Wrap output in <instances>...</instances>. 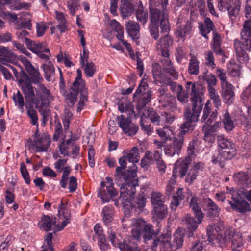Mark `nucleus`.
Here are the masks:
<instances>
[{
	"label": "nucleus",
	"mask_w": 251,
	"mask_h": 251,
	"mask_svg": "<svg viewBox=\"0 0 251 251\" xmlns=\"http://www.w3.org/2000/svg\"><path fill=\"white\" fill-rule=\"evenodd\" d=\"M149 116L151 122L154 125H163L164 124V116L163 115L160 117L155 112L153 111L150 113Z\"/></svg>",
	"instance_id": "nucleus-59"
},
{
	"label": "nucleus",
	"mask_w": 251,
	"mask_h": 251,
	"mask_svg": "<svg viewBox=\"0 0 251 251\" xmlns=\"http://www.w3.org/2000/svg\"><path fill=\"white\" fill-rule=\"evenodd\" d=\"M26 45L29 50L36 54L41 50H44L46 53L50 52L49 49L43 43H36L29 39H26Z\"/></svg>",
	"instance_id": "nucleus-32"
},
{
	"label": "nucleus",
	"mask_w": 251,
	"mask_h": 251,
	"mask_svg": "<svg viewBox=\"0 0 251 251\" xmlns=\"http://www.w3.org/2000/svg\"><path fill=\"white\" fill-rule=\"evenodd\" d=\"M157 0H150L149 9L151 13V24L149 26V30L151 36L155 40H157L159 35L158 25V13L156 8Z\"/></svg>",
	"instance_id": "nucleus-16"
},
{
	"label": "nucleus",
	"mask_w": 251,
	"mask_h": 251,
	"mask_svg": "<svg viewBox=\"0 0 251 251\" xmlns=\"http://www.w3.org/2000/svg\"><path fill=\"white\" fill-rule=\"evenodd\" d=\"M222 122L224 128L226 131L232 130L236 126L234 119L231 117L228 111H226L223 115Z\"/></svg>",
	"instance_id": "nucleus-35"
},
{
	"label": "nucleus",
	"mask_w": 251,
	"mask_h": 251,
	"mask_svg": "<svg viewBox=\"0 0 251 251\" xmlns=\"http://www.w3.org/2000/svg\"><path fill=\"white\" fill-rule=\"evenodd\" d=\"M158 135L163 139L167 140L174 134V129L169 126H164L162 128L156 129Z\"/></svg>",
	"instance_id": "nucleus-44"
},
{
	"label": "nucleus",
	"mask_w": 251,
	"mask_h": 251,
	"mask_svg": "<svg viewBox=\"0 0 251 251\" xmlns=\"http://www.w3.org/2000/svg\"><path fill=\"white\" fill-rule=\"evenodd\" d=\"M118 109L121 113L129 112V114H130V112H134L133 106L130 102H119L118 103Z\"/></svg>",
	"instance_id": "nucleus-58"
},
{
	"label": "nucleus",
	"mask_w": 251,
	"mask_h": 251,
	"mask_svg": "<svg viewBox=\"0 0 251 251\" xmlns=\"http://www.w3.org/2000/svg\"><path fill=\"white\" fill-rule=\"evenodd\" d=\"M191 87V101L192 105L197 103V101H200L201 104L204 105V102L201 97V93L197 88L196 84L190 81L187 82L186 83V88L187 89Z\"/></svg>",
	"instance_id": "nucleus-33"
},
{
	"label": "nucleus",
	"mask_w": 251,
	"mask_h": 251,
	"mask_svg": "<svg viewBox=\"0 0 251 251\" xmlns=\"http://www.w3.org/2000/svg\"><path fill=\"white\" fill-rule=\"evenodd\" d=\"M183 144V136L178 135L177 137L173 139L171 144L165 147L164 151L165 154L171 156H174L176 153L178 154L180 152Z\"/></svg>",
	"instance_id": "nucleus-22"
},
{
	"label": "nucleus",
	"mask_w": 251,
	"mask_h": 251,
	"mask_svg": "<svg viewBox=\"0 0 251 251\" xmlns=\"http://www.w3.org/2000/svg\"><path fill=\"white\" fill-rule=\"evenodd\" d=\"M220 123L218 122L214 124H204L202 126L204 133V140L208 143H213L215 141L216 132L220 128Z\"/></svg>",
	"instance_id": "nucleus-21"
},
{
	"label": "nucleus",
	"mask_w": 251,
	"mask_h": 251,
	"mask_svg": "<svg viewBox=\"0 0 251 251\" xmlns=\"http://www.w3.org/2000/svg\"><path fill=\"white\" fill-rule=\"evenodd\" d=\"M158 85H161L158 89L161 106L167 110L174 111L176 109V101L175 98L171 96L169 93H166L167 89L164 87L165 85L159 84Z\"/></svg>",
	"instance_id": "nucleus-17"
},
{
	"label": "nucleus",
	"mask_w": 251,
	"mask_h": 251,
	"mask_svg": "<svg viewBox=\"0 0 251 251\" xmlns=\"http://www.w3.org/2000/svg\"><path fill=\"white\" fill-rule=\"evenodd\" d=\"M135 185L133 184L125 183L120 187V198L126 202H131L134 199Z\"/></svg>",
	"instance_id": "nucleus-23"
},
{
	"label": "nucleus",
	"mask_w": 251,
	"mask_h": 251,
	"mask_svg": "<svg viewBox=\"0 0 251 251\" xmlns=\"http://www.w3.org/2000/svg\"><path fill=\"white\" fill-rule=\"evenodd\" d=\"M117 119L119 126L125 134H127L129 136L134 135L136 134L138 129V126L133 124L130 119L126 118L123 115L118 116Z\"/></svg>",
	"instance_id": "nucleus-20"
},
{
	"label": "nucleus",
	"mask_w": 251,
	"mask_h": 251,
	"mask_svg": "<svg viewBox=\"0 0 251 251\" xmlns=\"http://www.w3.org/2000/svg\"><path fill=\"white\" fill-rule=\"evenodd\" d=\"M127 158L129 162L133 163L138 162L140 158L138 148L134 147L130 150L127 154Z\"/></svg>",
	"instance_id": "nucleus-50"
},
{
	"label": "nucleus",
	"mask_w": 251,
	"mask_h": 251,
	"mask_svg": "<svg viewBox=\"0 0 251 251\" xmlns=\"http://www.w3.org/2000/svg\"><path fill=\"white\" fill-rule=\"evenodd\" d=\"M152 217L156 220L164 219L167 214V208L165 204L153 206Z\"/></svg>",
	"instance_id": "nucleus-39"
},
{
	"label": "nucleus",
	"mask_w": 251,
	"mask_h": 251,
	"mask_svg": "<svg viewBox=\"0 0 251 251\" xmlns=\"http://www.w3.org/2000/svg\"><path fill=\"white\" fill-rule=\"evenodd\" d=\"M125 168L118 166L116 168V176H119L124 179L126 181L134 178L136 176L137 167L133 165L132 170H124Z\"/></svg>",
	"instance_id": "nucleus-28"
},
{
	"label": "nucleus",
	"mask_w": 251,
	"mask_h": 251,
	"mask_svg": "<svg viewBox=\"0 0 251 251\" xmlns=\"http://www.w3.org/2000/svg\"><path fill=\"white\" fill-rule=\"evenodd\" d=\"M67 7L69 9L70 13L72 15H74L75 12L80 7L79 0H68Z\"/></svg>",
	"instance_id": "nucleus-56"
},
{
	"label": "nucleus",
	"mask_w": 251,
	"mask_h": 251,
	"mask_svg": "<svg viewBox=\"0 0 251 251\" xmlns=\"http://www.w3.org/2000/svg\"><path fill=\"white\" fill-rule=\"evenodd\" d=\"M111 26L114 30L117 33L116 38L123 43V45L126 47L127 50L130 51L131 50L130 45L126 41L124 40V28L115 19H112L110 21Z\"/></svg>",
	"instance_id": "nucleus-27"
},
{
	"label": "nucleus",
	"mask_w": 251,
	"mask_h": 251,
	"mask_svg": "<svg viewBox=\"0 0 251 251\" xmlns=\"http://www.w3.org/2000/svg\"><path fill=\"white\" fill-rule=\"evenodd\" d=\"M211 109L204 108L201 121L206 124H211L212 121L215 120L217 117V110H215L211 113Z\"/></svg>",
	"instance_id": "nucleus-38"
},
{
	"label": "nucleus",
	"mask_w": 251,
	"mask_h": 251,
	"mask_svg": "<svg viewBox=\"0 0 251 251\" xmlns=\"http://www.w3.org/2000/svg\"><path fill=\"white\" fill-rule=\"evenodd\" d=\"M94 234L93 237V240L96 241L101 238L105 237L103 233V230L102 226L100 224H96L94 227Z\"/></svg>",
	"instance_id": "nucleus-53"
},
{
	"label": "nucleus",
	"mask_w": 251,
	"mask_h": 251,
	"mask_svg": "<svg viewBox=\"0 0 251 251\" xmlns=\"http://www.w3.org/2000/svg\"><path fill=\"white\" fill-rule=\"evenodd\" d=\"M156 8L158 13V22H160V28L162 33H168L170 30L168 18L169 10L167 7L169 4L168 0H157Z\"/></svg>",
	"instance_id": "nucleus-13"
},
{
	"label": "nucleus",
	"mask_w": 251,
	"mask_h": 251,
	"mask_svg": "<svg viewBox=\"0 0 251 251\" xmlns=\"http://www.w3.org/2000/svg\"><path fill=\"white\" fill-rule=\"evenodd\" d=\"M50 144V136L47 134H42L39 133L38 129L33 137V140L27 141V146L29 149H36L38 152L45 151L47 150Z\"/></svg>",
	"instance_id": "nucleus-14"
},
{
	"label": "nucleus",
	"mask_w": 251,
	"mask_h": 251,
	"mask_svg": "<svg viewBox=\"0 0 251 251\" xmlns=\"http://www.w3.org/2000/svg\"><path fill=\"white\" fill-rule=\"evenodd\" d=\"M22 89L25 95L26 101H30L37 109L49 106L50 102L53 100L50 90L43 84H39L35 89V93L30 82H25L22 84Z\"/></svg>",
	"instance_id": "nucleus-1"
},
{
	"label": "nucleus",
	"mask_w": 251,
	"mask_h": 251,
	"mask_svg": "<svg viewBox=\"0 0 251 251\" xmlns=\"http://www.w3.org/2000/svg\"><path fill=\"white\" fill-rule=\"evenodd\" d=\"M192 31L191 23L190 22L187 21L182 25H180L178 22L177 23V28L175 31V35L177 38L184 41L186 37L190 36Z\"/></svg>",
	"instance_id": "nucleus-26"
},
{
	"label": "nucleus",
	"mask_w": 251,
	"mask_h": 251,
	"mask_svg": "<svg viewBox=\"0 0 251 251\" xmlns=\"http://www.w3.org/2000/svg\"><path fill=\"white\" fill-rule=\"evenodd\" d=\"M184 242V234L182 231L178 229L173 235L171 241V234L170 232L162 234L158 239L154 240L153 247L159 245L163 251H176L182 248Z\"/></svg>",
	"instance_id": "nucleus-6"
},
{
	"label": "nucleus",
	"mask_w": 251,
	"mask_h": 251,
	"mask_svg": "<svg viewBox=\"0 0 251 251\" xmlns=\"http://www.w3.org/2000/svg\"><path fill=\"white\" fill-rule=\"evenodd\" d=\"M217 140L219 154L217 157H212V162L214 164H218L221 167H223L224 162L232 159L235 155V146L234 143L222 135L218 136Z\"/></svg>",
	"instance_id": "nucleus-7"
},
{
	"label": "nucleus",
	"mask_w": 251,
	"mask_h": 251,
	"mask_svg": "<svg viewBox=\"0 0 251 251\" xmlns=\"http://www.w3.org/2000/svg\"><path fill=\"white\" fill-rule=\"evenodd\" d=\"M18 59L25 66L29 75L31 82L34 84H41L40 82L43 80V78L38 70L34 68L30 62L25 56L20 55Z\"/></svg>",
	"instance_id": "nucleus-19"
},
{
	"label": "nucleus",
	"mask_w": 251,
	"mask_h": 251,
	"mask_svg": "<svg viewBox=\"0 0 251 251\" xmlns=\"http://www.w3.org/2000/svg\"><path fill=\"white\" fill-rule=\"evenodd\" d=\"M137 20L140 22L143 25H145L148 19V14L146 10H144L143 6H139L136 12Z\"/></svg>",
	"instance_id": "nucleus-47"
},
{
	"label": "nucleus",
	"mask_w": 251,
	"mask_h": 251,
	"mask_svg": "<svg viewBox=\"0 0 251 251\" xmlns=\"http://www.w3.org/2000/svg\"><path fill=\"white\" fill-rule=\"evenodd\" d=\"M44 72L45 78L48 81H51L54 78L55 68L50 61L46 62L42 65Z\"/></svg>",
	"instance_id": "nucleus-37"
},
{
	"label": "nucleus",
	"mask_w": 251,
	"mask_h": 251,
	"mask_svg": "<svg viewBox=\"0 0 251 251\" xmlns=\"http://www.w3.org/2000/svg\"><path fill=\"white\" fill-rule=\"evenodd\" d=\"M189 207L193 211L196 218L198 220V223L199 224L201 223L204 214L200 206L199 202L197 197L193 196L191 198L189 202Z\"/></svg>",
	"instance_id": "nucleus-29"
},
{
	"label": "nucleus",
	"mask_w": 251,
	"mask_h": 251,
	"mask_svg": "<svg viewBox=\"0 0 251 251\" xmlns=\"http://www.w3.org/2000/svg\"><path fill=\"white\" fill-rule=\"evenodd\" d=\"M248 175L245 172H239L233 176L234 181L241 185H248L251 181L248 179Z\"/></svg>",
	"instance_id": "nucleus-43"
},
{
	"label": "nucleus",
	"mask_w": 251,
	"mask_h": 251,
	"mask_svg": "<svg viewBox=\"0 0 251 251\" xmlns=\"http://www.w3.org/2000/svg\"><path fill=\"white\" fill-rule=\"evenodd\" d=\"M221 247H225L229 243H231V248L233 251H240L243 245L242 235L233 228H229L224 232V239Z\"/></svg>",
	"instance_id": "nucleus-11"
},
{
	"label": "nucleus",
	"mask_w": 251,
	"mask_h": 251,
	"mask_svg": "<svg viewBox=\"0 0 251 251\" xmlns=\"http://www.w3.org/2000/svg\"><path fill=\"white\" fill-rule=\"evenodd\" d=\"M202 77L207 83L208 91L210 92V89H215L214 86L217 83V79L216 76L211 74H208L204 73L202 75Z\"/></svg>",
	"instance_id": "nucleus-46"
},
{
	"label": "nucleus",
	"mask_w": 251,
	"mask_h": 251,
	"mask_svg": "<svg viewBox=\"0 0 251 251\" xmlns=\"http://www.w3.org/2000/svg\"><path fill=\"white\" fill-rule=\"evenodd\" d=\"M221 86V96L225 104L230 105L233 103L235 99L234 87L230 83Z\"/></svg>",
	"instance_id": "nucleus-24"
},
{
	"label": "nucleus",
	"mask_w": 251,
	"mask_h": 251,
	"mask_svg": "<svg viewBox=\"0 0 251 251\" xmlns=\"http://www.w3.org/2000/svg\"><path fill=\"white\" fill-rule=\"evenodd\" d=\"M190 59L188 63V72L191 75H197L200 73V61L197 58V54L190 53Z\"/></svg>",
	"instance_id": "nucleus-31"
},
{
	"label": "nucleus",
	"mask_w": 251,
	"mask_h": 251,
	"mask_svg": "<svg viewBox=\"0 0 251 251\" xmlns=\"http://www.w3.org/2000/svg\"><path fill=\"white\" fill-rule=\"evenodd\" d=\"M161 63L162 65V67L159 63H154L152 65V73L153 74V65L155 64H158L161 67L162 70V73L164 74V72L168 69V68H170L171 66L173 65V63L170 59L168 57H164V58L161 60Z\"/></svg>",
	"instance_id": "nucleus-57"
},
{
	"label": "nucleus",
	"mask_w": 251,
	"mask_h": 251,
	"mask_svg": "<svg viewBox=\"0 0 251 251\" xmlns=\"http://www.w3.org/2000/svg\"><path fill=\"white\" fill-rule=\"evenodd\" d=\"M164 196L158 192H152L151 196V201L153 206L162 205L164 204Z\"/></svg>",
	"instance_id": "nucleus-52"
},
{
	"label": "nucleus",
	"mask_w": 251,
	"mask_h": 251,
	"mask_svg": "<svg viewBox=\"0 0 251 251\" xmlns=\"http://www.w3.org/2000/svg\"><path fill=\"white\" fill-rule=\"evenodd\" d=\"M173 43L172 38L168 35H166L158 41L156 47V50L161 51L163 57H169V48L172 45Z\"/></svg>",
	"instance_id": "nucleus-25"
},
{
	"label": "nucleus",
	"mask_w": 251,
	"mask_h": 251,
	"mask_svg": "<svg viewBox=\"0 0 251 251\" xmlns=\"http://www.w3.org/2000/svg\"><path fill=\"white\" fill-rule=\"evenodd\" d=\"M204 203L208 217L215 218L219 216L221 209L210 198L205 199Z\"/></svg>",
	"instance_id": "nucleus-30"
},
{
	"label": "nucleus",
	"mask_w": 251,
	"mask_h": 251,
	"mask_svg": "<svg viewBox=\"0 0 251 251\" xmlns=\"http://www.w3.org/2000/svg\"><path fill=\"white\" fill-rule=\"evenodd\" d=\"M20 171L25 182L29 184L30 183L29 175L27 170L26 167L24 163L20 164Z\"/></svg>",
	"instance_id": "nucleus-62"
},
{
	"label": "nucleus",
	"mask_w": 251,
	"mask_h": 251,
	"mask_svg": "<svg viewBox=\"0 0 251 251\" xmlns=\"http://www.w3.org/2000/svg\"><path fill=\"white\" fill-rule=\"evenodd\" d=\"M126 28L128 35L133 39H138L140 37V26L136 22L129 21L126 25Z\"/></svg>",
	"instance_id": "nucleus-34"
},
{
	"label": "nucleus",
	"mask_w": 251,
	"mask_h": 251,
	"mask_svg": "<svg viewBox=\"0 0 251 251\" xmlns=\"http://www.w3.org/2000/svg\"><path fill=\"white\" fill-rule=\"evenodd\" d=\"M187 52L186 50L181 47H177L176 49V58L177 62L181 63L182 59L186 56Z\"/></svg>",
	"instance_id": "nucleus-63"
},
{
	"label": "nucleus",
	"mask_w": 251,
	"mask_h": 251,
	"mask_svg": "<svg viewBox=\"0 0 251 251\" xmlns=\"http://www.w3.org/2000/svg\"><path fill=\"white\" fill-rule=\"evenodd\" d=\"M119 248L121 251H141L136 246H131L125 242L123 244H119Z\"/></svg>",
	"instance_id": "nucleus-64"
},
{
	"label": "nucleus",
	"mask_w": 251,
	"mask_h": 251,
	"mask_svg": "<svg viewBox=\"0 0 251 251\" xmlns=\"http://www.w3.org/2000/svg\"><path fill=\"white\" fill-rule=\"evenodd\" d=\"M36 32L38 37H42L45 31L49 28L47 23L43 22H38L36 24Z\"/></svg>",
	"instance_id": "nucleus-60"
},
{
	"label": "nucleus",
	"mask_w": 251,
	"mask_h": 251,
	"mask_svg": "<svg viewBox=\"0 0 251 251\" xmlns=\"http://www.w3.org/2000/svg\"><path fill=\"white\" fill-rule=\"evenodd\" d=\"M82 66L84 67V73L86 76L89 77H92L96 72V68L94 63L87 62L84 64V66Z\"/></svg>",
	"instance_id": "nucleus-54"
},
{
	"label": "nucleus",
	"mask_w": 251,
	"mask_h": 251,
	"mask_svg": "<svg viewBox=\"0 0 251 251\" xmlns=\"http://www.w3.org/2000/svg\"><path fill=\"white\" fill-rule=\"evenodd\" d=\"M203 105L200 101L195 103L192 105V110L186 109L184 112L185 122L181 126V131L178 135L182 136L189 130H193L195 126V123L198 121L200 113L203 108Z\"/></svg>",
	"instance_id": "nucleus-8"
},
{
	"label": "nucleus",
	"mask_w": 251,
	"mask_h": 251,
	"mask_svg": "<svg viewBox=\"0 0 251 251\" xmlns=\"http://www.w3.org/2000/svg\"><path fill=\"white\" fill-rule=\"evenodd\" d=\"M194 142H191L188 147V156L185 159H180L176 162L173 170V174L166 186V191L168 195L171 194L174 191L176 184L175 174L178 172L180 178H183L186 175L188 166L192 161V156L194 153Z\"/></svg>",
	"instance_id": "nucleus-5"
},
{
	"label": "nucleus",
	"mask_w": 251,
	"mask_h": 251,
	"mask_svg": "<svg viewBox=\"0 0 251 251\" xmlns=\"http://www.w3.org/2000/svg\"><path fill=\"white\" fill-rule=\"evenodd\" d=\"M218 8L221 11H228L230 18L239 14L241 3L239 0H217Z\"/></svg>",
	"instance_id": "nucleus-18"
},
{
	"label": "nucleus",
	"mask_w": 251,
	"mask_h": 251,
	"mask_svg": "<svg viewBox=\"0 0 251 251\" xmlns=\"http://www.w3.org/2000/svg\"><path fill=\"white\" fill-rule=\"evenodd\" d=\"M105 181H102L99 189L98 196L103 202H108L109 197L113 198L118 194L117 191L114 188L113 180L109 177H106Z\"/></svg>",
	"instance_id": "nucleus-15"
},
{
	"label": "nucleus",
	"mask_w": 251,
	"mask_h": 251,
	"mask_svg": "<svg viewBox=\"0 0 251 251\" xmlns=\"http://www.w3.org/2000/svg\"><path fill=\"white\" fill-rule=\"evenodd\" d=\"M208 95L213 101V104L216 109H219L221 105V100L218 93L215 89H210Z\"/></svg>",
	"instance_id": "nucleus-49"
},
{
	"label": "nucleus",
	"mask_w": 251,
	"mask_h": 251,
	"mask_svg": "<svg viewBox=\"0 0 251 251\" xmlns=\"http://www.w3.org/2000/svg\"><path fill=\"white\" fill-rule=\"evenodd\" d=\"M153 78L156 85H169L171 91L176 95L177 99L181 103L186 104L189 100V92L177 82L172 81L170 77L162 73L158 64L153 65Z\"/></svg>",
	"instance_id": "nucleus-2"
},
{
	"label": "nucleus",
	"mask_w": 251,
	"mask_h": 251,
	"mask_svg": "<svg viewBox=\"0 0 251 251\" xmlns=\"http://www.w3.org/2000/svg\"><path fill=\"white\" fill-rule=\"evenodd\" d=\"M58 213L59 220L61 221L56 225L55 218L44 215L40 222V228L46 231L52 230L54 232L62 230L70 223L71 218L69 211L62 201L59 205Z\"/></svg>",
	"instance_id": "nucleus-4"
},
{
	"label": "nucleus",
	"mask_w": 251,
	"mask_h": 251,
	"mask_svg": "<svg viewBox=\"0 0 251 251\" xmlns=\"http://www.w3.org/2000/svg\"><path fill=\"white\" fill-rule=\"evenodd\" d=\"M27 115L31 119V123L34 125L38 126V116L37 112L32 106L29 108L27 110Z\"/></svg>",
	"instance_id": "nucleus-61"
},
{
	"label": "nucleus",
	"mask_w": 251,
	"mask_h": 251,
	"mask_svg": "<svg viewBox=\"0 0 251 251\" xmlns=\"http://www.w3.org/2000/svg\"><path fill=\"white\" fill-rule=\"evenodd\" d=\"M241 98L244 104L251 109V84L243 92Z\"/></svg>",
	"instance_id": "nucleus-45"
},
{
	"label": "nucleus",
	"mask_w": 251,
	"mask_h": 251,
	"mask_svg": "<svg viewBox=\"0 0 251 251\" xmlns=\"http://www.w3.org/2000/svg\"><path fill=\"white\" fill-rule=\"evenodd\" d=\"M72 90L79 92H81V94L84 93L87 94L86 89L85 87V82L81 79V81H77L76 78L75 79V81L73 83L71 89Z\"/></svg>",
	"instance_id": "nucleus-48"
},
{
	"label": "nucleus",
	"mask_w": 251,
	"mask_h": 251,
	"mask_svg": "<svg viewBox=\"0 0 251 251\" xmlns=\"http://www.w3.org/2000/svg\"><path fill=\"white\" fill-rule=\"evenodd\" d=\"M251 22H244L240 35L242 41L238 39L234 40V48L238 60L241 63H246L249 57L245 48L251 52Z\"/></svg>",
	"instance_id": "nucleus-3"
},
{
	"label": "nucleus",
	"mask_w": 251,
	"mask_h": 251,
	"mask_svg": "<svg viewBox=\"0 0 251 251\" xmlns=\"http://www.w3.org/2000/svg\"><path fill=\"white\" fill-rule=\"evenodd\" d=\"M224 228V225L220 222L209 224L206 229L209 241L215 246L221 247L224 237V233H222Z\"/></svg>",
	"instance_id": "nucleus-12"
},
{
	"label": "nucleus",
	"mask_w": 251,
	"mask_h": 251,
	"mask_svg": "<svg viewBox=\"0 0 251 251\" xmlns=\"http://www.w3.org/2000/svg\"><path fill=\"white\" fill-rule=\"evenodd\" d=\"M13 100L15 102V104L22 111L24 110V100L21 93L18 91L16 94H14L13 96Z\"/></svg>",
	"instance_id": "nucleus-55"
},
{
	"label": "nucleus",
	"mask_w": 251,
	"mask_h": 251,
	"mask_svg": "<svg viewBox=\"0 0 251 251\" xmlns=\"http://www.w3.org/2000/svg\"><path fill=\"white\" fill-rule=\"evenodd\" d=\"M132 227L131 234L133 237L139 240L143 236L145 240H150L154 234L153 226L148 224L141 219H132L131 220Z\"/></svg>",
	"instance_id": "nucleus-9"
},
{
	"label": "nucleus",
	"mask_w": 251,
	"mask_h": 251,
	"mask_svg": "<svg viewBox=\"0 0 251 251\" xmlns=\"http://www.w3.org/2000/svg\"><path fill=\"white\" fill-rule=\"evenodd\" d=\"M183 221L185 223L184 224L190 232L194 231L198 228V224H200L198 222H197L195 219L189 214H186L183 217Z\"/></svg>",
	"instance_id": "nucleus-42"
},
{
	"label": "nucleus",
	"mask_w": 251,
	"mask_h": 251,
	"mask_svg": "<svg viewBox=\"0 0 251 251\" xmlns=\"http://www.w3.org/2000/svg\"><path fill=\"white\" fill-rule=\"evenodd\" d=\"M184 198V195L183 194V189L179 188L173 196V201L170 204V208L172 210H175L180 204V201Z\"/></svg>",
	"instance_id": "nucleus-41"
},
{
	"label": "nucleus",
	"mask_w": 251,
	"mask_h": 251,
	"mask_svg": "<svg viewBox=\"0 0 251 251\" xmlns=\"http://www.w3.org/2000/svg\"><path fill=\"white\" fill-rule=\"evenodd\" d=\"M212 48L217 55H223V50L221 48L222 39L221 35L217 32H213Z\"/></svg>",
	"instance_id": "nucleus-36"
},
{
	"label": "nucleus",
	"mask_w": 251,
	"mask_h": 251,
	"mask_svg": "<svg viewBox=\"0 0 251 251\" xmlns=\"http://www.w3.org/2000/svg\"><path fill=\"white\" fill-rule=\"evenodd\" d=\"M204 59L205 65L207 67H210L212 70L215 68V58L212 51L209 50L205 52Z\"/></svg>",
	"instance_id": "nucleus-51"
},
{
	"label": "nucleus",
	"mask_w": 251,
	"mask_h": 251,
	"mask_svg": "<svg viewBox=\"0 0 251 251\" xmlns=\"http://www.w3.org/2000/svg\"><path fill=\"white\" fill-rule=\"evenodd\" d=\"M226 189V193L231 195L232 201L228 200V202L233 210L242 213L251 210L249 204L241 197L238 191L228 186Z\"/></svg>",
	"instance_id": "nucleus-10"
},
{
	"label": "nucleus",
	"mask_w": 251,
	"mask_h": 251,
	"mask_svg": "<svg viewBox=\"0 0 251 251\" xmlns=\"http://www.w3.org/2000/svg\"><path fill=\"white\" fill-rule=\"evenodd\" d=\"M114 209L112 206H105L101 212L103 223L109 225L113 219Z\"/></svg>",
	"instance_id": "nucleus-40"
}]
</instances>
